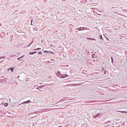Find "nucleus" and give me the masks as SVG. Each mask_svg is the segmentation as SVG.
Instances as JSON below:
<instances>
[{
  "instance_id": "17",
  "label": "nucleus",
  "mask_w": 127,
  "mask_h": 127,
  "mask_svg": "<svg viewBox=\"0 0 127 127\" xmlns=\"http://www.w3.org/2000/svg\"><path fill=\"white\" fill-rule=\"evenodd\" d=\"M122 113H126V114H127V112H126V111H123Z\"/></svg>"
},
{
  "instance_id": "5",
  "label": "nucleus",
  "mask_w": 127,
  "mask_h": 127,
  "mask_svg": "<svg viewBox=\"0 0 127 127\" xmlns=\"http://www.w3.org/2000/svg\"><path fill=\"white\" fill-rule=\"evenodd\" d=\"M22 58H23V56L21 57H20V58H18V60L19 61H21V60H22Z\"/></svg>"
},
{
  "instance_id": "7",
  "label": "nucleus",
  "mask_w": 127,
  "mask_h": 127,
  "mask_svg": "<svg viewBox=\"0 0 127 127\" xmlns=\"http://www.w3.org/2000/svg\"><path fill=\"white\" fill-rule=\"evenodd\" d=\"M4 106L5 107H7V106H8V103H5L4 104Z\"/></svg>"
},
{
  "instance_id": "13",
  "label": "nucleus",
  "mask_w": 127,
  "mask_h": 127,
  "mask_svg": "<svg viewBox=\"0 0 127 127\" xmlns=\"http://www.w3.org/2000/svg\"><path fill=\"white\" fill-rule=\"evenodd\" d=\"M29 54H30V55H33V54H34V53L30 52V53H29Z\"/></svg>"
},
{
  "instance_id": "19",
  "label": "nucleus",
  "mask_w": 127,
  "mask_h": 127,
  "mask_svg": "<svg viewBox=\"0 0 127 127\" xmlns=\"http://www.w3.org/2000/svg\"><path fill=\"white\" fill-rule=\"evenodd\" d=\"M92 38H87V39H89V40H91Z\"/></svg>"
},
{
  "instance_id": "20",
  "label": "nucleus",
  "mask_w": 127,
  "mask_h": 127,
  "mask_svg": "<svg viewBox=\"0 0 127 127\" xmlns=\"http://www.w3.org/2000/svg\"><path fill=\"white\" fill-rule=\"evenodd\" d=\"M106 73H107V71H104V74H105V75H106Z\"/></svg>"
},
{
  "instance_id": "23",
  "label": "nucleus",
  "mask_w": 127,
  "mask_h": 127,
  "mask_svg": "<svg viewBox=\"0 0 127 127\" xmlns=\"http://www.w3.org/2000/svg\"><path fill=\"white\" fill-rule=\"evenodd\" d=\"M31 25H32V22H31Z\"/></svg>"
},
{
  "instance_id": "10",
  "label": "nucleus",
  "mask_w": 127,
  "mask_h": 127,
  "mask_svg": "<svg viewBox=\"0 0 127 127\" xmlns=\"http://www.w3.org/2000/svg\"><path fill=\"white\" fill-rule=\"evenodd\" d=\"M99 115H100V114H96V117L94 116V118H97V117L99 116Z\"/></svg>"
},
{
  "instance_id": "15",
  "label": "nucleus",
  "mask_w": 127,
  "mask_h": 127,
  "mask_svg": "<svg viewBox=\"0 0 127 127\" xmlns=\"http://www.w3.org/2000/svg\"><path fill=\"white\" fill-rule=\"evenodd\" d=\"M90 40H96V39H94V38H91L90 39Z\"/></svg>"
},
{
  "instance_id": "22",
  "label": "nucleus",
  "mask_w": 127,
  "mask_h": 127,
  "mask_svg": "<svg viewBox=\"0 0 127 127\" xmlns=\"http://www.w3.org/2000/svg\"><path fill=\"white\" fill-rule=\"evenodd\" d=\"M32 21H33V19H31V22H32Z\"/></svg>"
},
{
  "instance_id": "8",
  "label": "nucleus",
  "mask_w": 127,
  "mask_h": 127,
  "mask_svg": "<svg viewBox=\"0 0 127 127\" xmlns=\"http://www.w3.org/2000/svg\"><path fill=\"white\" fill-rule=\"evenodd\" d=\"M50 54H55V53H54L52 51H50Z\"/></svg>"
},
{
  "instance_id": "16",
  "label": "nucleus",
  "mask_w": 127,
  "mask_h": 127,
  "mask_svg": "<svg viewBox=\"0 0 127 127\" xmlns=\"http://www.w3.org/2000/svg\"><path fill=\"white\" fill-rule=\"evenodd\" d=\"M100 39H103V36L102 35H101V37H100Z\"/></svg>"
},
{
  "instance_id": "1",
  "label": "nucleus",
  "mask_w": 127,
  "mask_h": 127,
  "mask_svg": "<svg viewBox=\"0 0 127 127\" xmlns=\"http://www.w3.org/2000/svg\"><path fill=\"white\" fill-rule=\"evenodd\" d=\"M59 78H66V77H68V75L67 74H63L62 75V74H60V75H59Z\"/></svg>"
},
{
  "instance_id": "11",
  "label": "nucleus",
  "mask_w": 127,
  "mask_h": 127,
  "mask_svg": "<svg viewBox=\"0 0 127 127\" xmlns=\"http://www.w3.org/2000/svg\"><path fill=\"white\" fill-rule=\"evenodd\" d=\"M95 54H93L92 55L91 57H92V58H94V57H95Z\"/></svg>"
},
{
  "instance_id": "25",
  "label": "nucleus",
  "mask_w": 127,
  "mask_h": 127,
  "mask_svg": "<svg viewBox=\"0 0 127 127\" xmlns=\"http://www.w3.org/2000/svg\"><path fill=\"white\" fill-rule=\"evenodd\" d=\"M84 29H86V28H84Z\"/></svg>"
},
{
  "instance_id": "21",
  "label": "nucleus",
  "mask_w": 127,
  "mask_h": 127,
  "mask_svg": "<svg viewBox=\"0 0 127 127\" xmlns=\"http://www.w3.org/2000/svg\"><path fill=\"white\" fill-rule=\"evenodd\" d=\"M111 59H112V61L113 62V61H114V60H113V58H112Z\"/></svg>"
},
{
  "instance_id": "14",
  "label": "nucleus",
  "mask_w": 127,
  "mask_h": 127,
  "mask_svg": "<svg viewBox=\"0 0 127 127\" xmlns=\"http://www.w3.org/2000/svg\"><path fill=\"white\" fill-rule=\"evenodd\" d=\"M39 55H42V52H41V51L39 52Z\"/></svg>"
},
{
  "instance_id": "12",
  "label": "nucleus",
  "mask_w": 127,
  "mask_h": 127,
  "mask_svg": "<svg viewBox=\"0 0 127 127\" xmlns=\"http://www.w3.org/2000/svg\"><path fill=\"white\" fill-rule=\"evenodd\" d=\"M35 50H41V48H38L37 49H35Z\"/></svg>"
},
{
  "instance_id": "24",
  "label": "nucleus",
  "mask_w": 127,
  "mask_h": 127,
  "mask_svg": "<svg viewBox=\"0 0 127 127\" xmlns=\"http://www.w3.org/2000/svg\"><path fill=\"white\" fill-rule=\"evenodd\" d=\"M7 70H8V71H9V68H8Z\"/></svg>"
},
{
  "instance_id": "4",
  "label": "nucleus",
  "mask_w": 127,
  "mask_h": 127,
  "mask_svg": "<svg viewBox=\"0 0 127 127\" xmlns=\"http://www.w3.org/2000/svg\"><path fill=\"white\" fill-rule=\"evenodd\" d=\"M56 75H57L58 77H59L60 76V71H58L56 72Z\"/></svg>"
},
{
  "instance_id": "18",
  "label": "nucleus",
  "mask_w": 127,
  "mask_h": 127,
  "mask_svg": "<svg viewBox=\"0 0 127 127\" xmlns=\"http://www.w3.org/2000/svg\"><path fill=\"white\" fill-rule=\"evenodd\" d=\"M33 53H34V54H35V53H37L36 51L35 52H33Z\"/></svg>"
},
{
  "instance_id": "6",
  "label": "nucleus",
  "mask_w": 127,
  "mask_h": 127,
  "mask_svg": "<svg viewBox=\"0 0 127 127\" xmlns=\"http://www.w3.org/2000/svg\"><path fill=\"white\" fill-rule=\"evenodd\" d=\"M44 53H48V54H50V51H44Z\"/></svg>"
},
{
  "instance_id": "2",
  "label": "nucleus",
  "mask_w": 127,
  "mask_h": 127,
  "mask_svg": "<svg viewBox=\"0 0 127 127\" xmlns=\"http://www.w3.org/2000/svg\"><path fill=\"white\" fill-rule=\"evenodd\" d=\"M84 28H86V27H80V28H77V30L78 31H82V30H84Z\"/></svg>"
},
{
  "instance_id": "3",
  "label": "nucleus",
  "mask_w": 127,
  "mask_h": 127,
  "mask_svg": "<svg viewBox=\"0 0 127 127\" xmlns=\"http://www.w3.org/2000/svg\"><path fill=\"white\" fill-rule=\"evenodd\" d=\"M29 103H31V101H30V100H28L26 102H23L24 104H29Z\"/></svg>"
},
{
  "instance_id": "9",
  "label": "nucleus",
  "mask_w": 127,
  "mask_h": 127,
  "mask_svg": "<svg viewBox=\"0 0 127 127\" xmlns=\"http://www.w3.org/2000/svg\"><path fill=\"white\" fill-rule=\"evenodd\" d=\"M10 70H11L12 73L13 72V68L11 67L10 69Z\"/></svg>"
}]
</instances>
